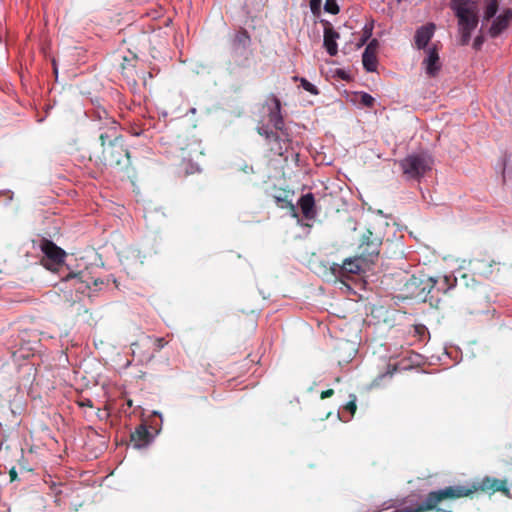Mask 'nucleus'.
Listing matches in <instances>:
<instances>
[{
	"label": "nucleus",
	"mask_w": 512,
	"mask_h": 512,
	"mask_svg": "<svg viewBox=\"0 0 512 512\" xmlns=\"http://www.w3.org/2000/svg\"><path fill=\"white\" fill-rule=\"evenodd\" d=\"M378 42L376 39H372L366 46L362 54L363 67L367 72H374L377 67L376 50Z\"/></svg>",
	"instance_id": "14"
},
{
	"label": "nucleus",
	"mask_w": 512,
	"mask_h": 512,
	"mask_svg": "<svg viewBox=\"0 0 512 512\" xmlns=\"http://www.w3.org/2000/svg\"><path fill=\"white\" fill-rule=\"evenodd\" d=\"M251 56L250 49H240L231 47L230 58L232 65L239 68H245L249 65V59Z\"/></svg>",
	"instance_id": "16"
},
{
	"label": "nucleus",
	"mask_w": 512,
	"mask_h": 512,
	"mask_svg": "<svg viewBox=\"0 0 512 512\" xmlns=\"http://www.w3.org/2000/svg\"><path fill=\"white\" fill-rule=\"evenodd\" d=\"M79 405L81 407H92L93 406L92 401L90 399H88V398L83 399L82 401H80Z\"/></svg>",
	"instance_id": "31"
},
{
	"label": "nucleus",
	"mask_w": 512,
	"mask_h": 512,
	"mask_svg": "<svg viewBox=\"0 0 512 512\" xmlns=\"http://www.w3.org/2000/svg\"><path fill=\"white\" fill-rule=\"evenodd\" d=\"M275 201L276 203L281 207V208H285V207H290L292 209V212H293V216H297V213L295 211V207L294 205L291 203V201H288L282 197H275Z\"/></svg>",
	"instance_id": "25"
},
{
	"label": "nucleus",
	"mask_w": 512,
	"mask_h": 512,
	"mask_svg": "<svg viewBox=\"0 0 512 512\" xmlns=\"http://www.w3.org/2000/svg\"><path fill=\"white\" fill-rule=\"evenodd\" d=\"M298 205L307 220H312L316 217L315 198L312 193L309 192L302 195L298 200Z\"/></svg>",
	"instance_id": "15"
},
{
	"label": "nucleus",
	"mask_w": 512,
	"mask_h": 512,
	"mask_svg": "<svg viewBox=\"0 0 512 512\" xmlns=\"http://www.w3.org/2000/svg\"><path fill=\"white\" fill-rule=\"evenodd\" d=\"M268 143H276L279 145L278 150H282L281 142L289 141V136L285 137L281 132L280 134L278 132H275L271 130L268 137L266 138Z\"/></svg>",
	"instance_id": "21"
},
{
	"label": "nucleus",
	"mask_w": 512,
	"mask_h": 512,
	"mask_svg": "<svg viewBox=\"0 0 512 512\" xmlns=\"http://www.w3.org/2000/svg\"><path fill=\"white\" fill-rule=\"evenodd\" d=\"M101 125L99 126L100 135L99 140L102 148L108 145H115L121 142V135L119 134V124L116 120L107 116V112H97Z\"/></svg>",
	"instance_id": "6"
},
{
	"label": "nucleus",
	"mask_w": 512,
	"mask_h": 512,
	"mask_svg": "<svg viewBox=\"0 0 512 512\" xmlns=\"http://www.w3.org/2000/svg\"><path fill=\"white\" fill-rule=\"evenodd\" d=\"M483 44V37L482 36H477L475 39H474V42H473V47L475 49H480V47L482 46Z\"/></svg>",
	"instance_id": "29"
},
{
	"label": "nucleus",
	"mask_w": 512,
	"mask_h": 512,
	"mask_svg": "<svg viewBox=\"0 0 512 512\" xmlns=\"http://www.w3.org/2000/svg\"><path fill=\"white\" fill-rule=\"evenodd\" d=\"M257 132L259 135L263 136L265 139L268 137L269 133L271 132V129L268 125H261L257 127Z\"/></svg>",
	"instance_id": "27"
},
{
	"label": "nucleus",
	"mask_w": 512,
	"mask_h": 512,
	"mask_svg": "<svg viewBox=\"0 0 512 512\" xmlns=\"http://www.w3.org/2000/svg\"><path fill=\"white\" fill-rule=\"evenodd\" d=\"M511 19L512 10L510 8L504 9L498 16H495L488 30L490 37L496 38L502 34L508 28Z\"/></svg>",
	"instance_id": "11"
},
{
	"label": "nucleus",
	"mask_w": 512,
	"mask_h": 512,
	"mask_svg": "<svg viewBox=\"0 0 512 512\" xmlns=\"http://www.w3.org/2000/svg\"><path fill=\"white\" fill-rule=\"evenodd\" d=\"M338 75H339L342 79H346V77H347L346 72H345V71H343V70H339V71H338Z\"/></svg>",
	"instance_id": "35"
},
{
	"label": "nucleus",
	"mask_w": 512,
	"mask_h": 512,
	"mask_svg": "<svg viewBox=\"0 0 512 512\" xmlns=\"http://www.w3.org/2000/svg\"><path fill=\"white\" fill-rule=\"evenodd\" d=\"M498 10V0H486L483 19L489 20L496 16Z\"/></svg>",
	"instance_id": "19"
},
{
	"label": "nucleus",
	"mask_w": 512,
	"mask_h": 512,
	"mask_svg": "<svg viewBox=\"0 0 512 512\" xmlns=\"http://www.w3.org/2000/svg\"><path fill=\"white\" fill-rule=\"evenodd\" d=\"M163 341H164V340H163L162 338H158V339L156 340V342H157V348H158V349H161V348H163V347H164V343H163Z\"/></svg>",
	"instance_id": "34"
},
{
	"label": "nucleus",
	"mask_w": 512,
	"mask_h": 512,
	"mask_svg": "<svg viewBox=\"0 0 512 512\" xmlns=\"http://www.w3.org/2000/svg\"><path fill=\"white\" fill-rule=\"evenodd\" d=\"M252 40L251 36L245 28H239L230 40V47L249 49Z\"/></svg>",
	"instance_id": "17"
},
{
	"label": "nucleus",
	"mask_w": 512,
	"mask_h": 512,
	"mask_svg": "<svg viewBox=\"0 0 512 512\" xmlns=\"http://www.w3.org/2000/svg\"><path fill=\"white\" fill-rule=\"evenodd\" d=\"M269 100L271 103L268 112L269 122L277 131L281 132L285 137H288L289 134L287 132V129L285 128L284 119L281 113L280 99L276 95L272 94Z\"/></svg>",
	"instance_id": "7"
},
{
	"label": "nucleus",
	"mask_w": 512,
	"mask_h": 512,
	"mask_svg": "<svg viewBox=\"0 0 512 512\" xmlns=\"http://www.w3.org/2000/svg\"><path fill=\"white\" fill-rule=\"evenodd\" d=\"M356 400H357V397L356 395L354 394H350L349 395V401L348 403L344 406V410L349 412V417L348 418H344L342 417L340 414H339V418L342 420V421H348L355 413L356 411Z\"/></svg>",
	"instance_id": "20"
},
{
	"label": "nucleus",
	"mask_w": 512,
	"mask_h": 512,
	"mask_svg": "<svg viewBox=\"0 0 512 512\" xmlns=\"http://www.w3.org/2000/svg\"><path fill=\"white\" fill-rule=\"evenodd\" d=\"M189 112H190L191 114H195V113H196V108H191V109L189 110Z\"/></svg>",
	"instance_id": "36"
},
{
	"label": "nucleus",
	"mask_w": 512,
	"mask_h": 512,
	"mask_svg": "<svg viewBox=\"0 0 512 512\" xmlns=\"http://www.w3.org/2000/svg\"><path fill=\"white\" fill-rule=\"evenodd\" d=\"M321 23L324 25L323 46L330 56H336L338 53L337 40L340 35L328 20H321Z\"/></svg>",
	"instance_id": "10"
},
{
	"label": "nucleus",
	"mask_w": 512,
	"mask_h": 512,
	"mask_svg": "<svg viewBox=\"0 0 512 512\" xmlns=\"http://www.w3.org/2000/svg\"><path fill=\"white\" fill-rule=\"evenodd\" d=\"M102 157L106 165L117 166L122 164L123 159L129 157V152L123 148L121 142L115 145H108L102 150Z\"/></svg>",
	"instance_id": "9"
},
{
	"label": "nucleus",
	"mask_w": 512,
	"mask_h": 512,
	"mask_svg": "<svg viewBox=\"0 0 512 512\" xmlns=\"http://www.w3.org/2000/svg\"><path fill=\"white\" fill-rule=\"evenodd\" d=\"M378 255L379 251L377 248L368 244L365 251L359 256L347 258L342 264H333L331 270L340 282L345 283L346 280H349L354 275L360 274L365 265L374 263Z\"/></svg>",
	"instance_id": "3"
},
{
	"label": "nucleus",
	"mask_w": 512,
	"mask_h": 512,
	"mask_svg": "<svg viewBox=\"0 0 512 512\" xmlns=\"http://www.w3.org/2000/svg\"><path fill=\"white\" fill-rule=\"evenodd\" d=\"M300 84H301V87L305 91H307L313 95H317L319 93L317 87L314 84H312L311 82H309L306 78H301Z\"/></svg>",
	"instance_id": "24"
},
{
	"label": "nucleus",
	"mask_w": 512,
	"mask_h": 512,
	"mask_svg": "<svg viewBox=\"0 0 512 512\" xmlns=\"http://www.w3.org/2000/svg\"><path fill=\"white\" fill-rule=\"evenodd\" d=\"M153 438L145 423L138 425L131 433V443L136 449L147 447L153 441Z\"/></svg>",
	"instance_id": "12"
},
{
	"label": "nucleus",
	"mask_w": 512,
	"mask_h": 512,
	"mask_svg": "<svg viewBox=\"0 0 512 512\" xmlns=\"http://www.w3.org/2000/svg\"><path fill=\"white\" fill-rule=\"evenodd\" d=\"M435 25L433 23H428L419 27L414 35V43L415 47L418 50H426L428 48V44L434 36Z\"/></svg>",
	"instance_id": "13"
},
{
	"label": "nucleus",
	"mask_w": 512,
	"mask_h": 512,
	"mask_svg": "<svg viewBox=\"0 0 512 512\" xmlns=\"http://www.w3.org/2000/svg\"><path fill=\"white\" fill-rule=\"evenodd\" d=\"M373 28H374V22L373 21L368 22V23H366L364 25L363 31H362V35H361V38H360V42H361L362 45L365 44L372 37Z\"/></svg>",
	"instance_id": "22"
},
{
	"label": "nucleus",
	"mask_w": 512,
	"mask_h": 512,
	"mask_svg": "<svg viewBox=\"0 0 512 512\" xmlns=\"http://www.w3.org/2000/svg\"><path fill=\"white\" fill-rule=\"evenodd\" d=\"M433 160L427 153H416L404 158L400 165L404 175L410 179H420L431 169Z\"/></svg>",
	"instance_id": "5"
},
{
	"label": "nucleus",
	"mask_w": 512,
	"mask_h": 512,
	"mask_svg": "<svg viewBox=\"0 0 512 512\" xmlns=\"http://www.w3.org/2000/svg\"><path fill=\"white\" fill-rule=\"evenodd\" d=\"M324 11L326 13L336 15L339 13L340 8L337 3V0H326L324 4Z\"/></svg>",
	"instance_id": "23"
},
{
	"label": "nucleus",
	"mask_w": 512,
	"mask_h": 512,
	"mask_svg": "<svg viewBox=\"0 0 512 512\" xmlns=\"http://www.w3.org/2000/svg\"><path fill=\"white\" fill-rule=\"evenodd\" d=\"M425 53L426 56L422 61V67L428 76L436 77L442 68V63L436 46L433 45L428 47L425 50Z\"/></svg>",
	"instance_id": "8"
},
{
	"label": "nucleus",
	"mask_w": 512,
	"mask_h": 512,
	"mask_svg": "<svg viewBox=\"0 0 512 512\" xmlns=\"http://www.w3.org/2000/svg\"><path fill=\"white\" fill-rule=\"evenodd\" d=\"M451 9L458 18V31L461 44L470 42L471 34L478 25L477 5L472 0H452Z\"/></svg>",
	"instance_id": "2"
},
{
	"label": "nucleus",
	"mask_w": 512,
	"mask_h": 512,
	"mask_svg": "<svg viewBox=\"0 0 512 512\" xmlns=\"http://www.w3.org/2000/svg\"><path fill=\"white\" fill-rule=\"evenodd\" d=\"M384 378V372H379L373 383L371 384V387H377L380 385V381Z\"/></svg>",
	"instance_id": "28"
},
{
	"label": "nucleus",
	"mask_w": 512,
	"mask_h": 512,
	"mask_svg": "<svg viewBox=\"0 0 512 512\" xmlns=\"http://www.w3.org/2000/svg\"><path fill=\"white\" fill-rule=\"evenodd\" d=\"M321 4H322V0H310L309 1L311 12L314 15H319L320 14V12H321Z\"/></svg>",
	"instance_id": "26"
},
{
	"label": "nucleus",
	"mask_w": 512,
	"mask_h": 512,
	"mask_svg": "<svg viewBox=\"0 0 512 512\" xmlns=\"http://www.w3.org/2000/svg\"><path fill=\"white\" fill-rule=\"evenodd\" d=\"M33 244L43 253L41 263L48 270H57L64 263L66 252L52 240L40 238L37 241L34 240Z\"/></svg>",
	"instance_id": "4"
},
{
	"label": "nucleus",
	"mask_w": 512,
	"mask_h": 512,
	"mask_svg": "<svg viewBox=\"0 0 512 512\" xmlns=\"http://www.w3.org/2000/svg\"><path fill=\"white\" fill-rule=\"evenodd\" d=\"M334 394V390L333 389H328V390H325L321 393V398L322 399H326V398H329L331 396H333Z\"/></svg>",
	"instance_id": "30"
},
{
	"label": "nucleus",
	"mask_w": 512,
	"mask_h": 512,
	"mask_svg": "<svg viewBox=\"0 0 512 512\" xmlns=\"http://www.w3.org/2000/svg\"><path fill=\"white\" fill-rule=\"evenodd\" d=\"M52 66H53V72H54V74H55V76L57 78L58 77V66H57V63H56L55 59L52 60Z\"/></svg>",
	"instance_id": "32"
},
{
	"label": "nucleus",
	"mask_w": 512,
	"mask_h": 512,
	"mask_svg": "<svg viewBox=\"0 0 512 512\" xmlns=\"http://www.w3.org/2000/svg\"><path fill=\"white\" fill-rule=\"evenodd\" d=\"M243 171H244L245 173L253 172V167H252V166H249L248 164H244V166H243Z\"/></svg>",
	"instance_id": "33"
},
{
	"label": "nucleus",
	"mask_w": 512,
	"mask_h": 512,
	"mask_svg": "<svg viewBox=\"0 0 512 512\" xmlns=\"http://www.w3.org/2000/svg\"><path fill=\"white\" fill-rule=\"evenodd\" d=\"M450 277L444 276L441 279V284L436 287L438 280L434 277L420 274L418 276L411 275L405 268L401 267L395 273L386 274V284L394 291L400 293L392 296L391 300L395 305L401 300L417 299L419 301H426L430 292L436 288L439 291L447 292L453 287L450 284Z\"/></svg>",
	"instance_id": "1"
},
{
	"label": "nucleus",
	"mask_w": 512,
	"mask_h": 512,
	"mask_svg": "<svg viewBox=\"0 0 512 512\" xmlns=\"http://www.w3.org/2000/svg\"><path fill=\"white\" fill-rule=\"evenodd\" d=\"M353 101L362 107L370 108L374 105L375 98L367 92H355Z\"/></svg>",
	"instance_id": "18"
}]
</instances>
